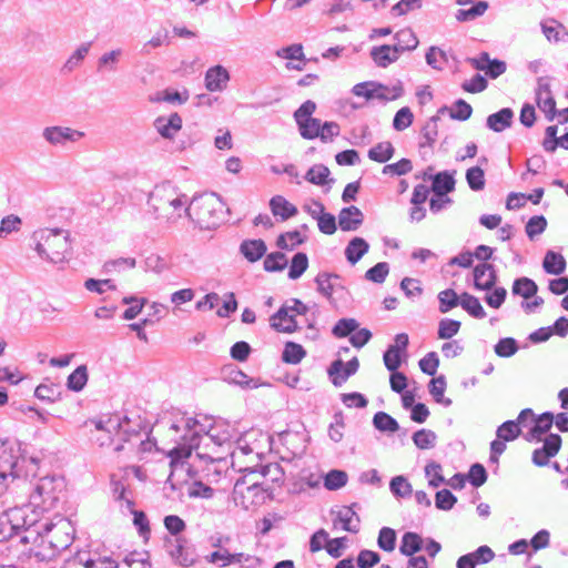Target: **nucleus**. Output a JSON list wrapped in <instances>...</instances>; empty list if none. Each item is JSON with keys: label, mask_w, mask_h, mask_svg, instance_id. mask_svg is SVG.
Returning <instances> with one entry per match:
<instances>
[{"label": "nucleus", "mask_w": 568, "mask_h": 568, "mask_svg": "<svg viewBox=\"0 0 568 568\" xmlns=\"http://www.w3.org/2000/svg\"><path fill=\"white\" fill-rule=\"evenodd\" d=\"M189 201L186 194L180 192L170 182H163L150 192L148 205L156 220L174 224L185 215Z\"/></svg>", "instance_id": "f257e3e1"}, {"label": "nucleus", "mask_w": 568, "mask_h": 568, "mask_svg": "<svg viewBox=\"0 0 568 568\" xmlns=\"http://www.w3.org/2000/svg\"><path fill=\"white\" fill-rule=\"evenodd\" d=\"M34 250L41 258L61 263L70 250L69 232L62 229H43L33 232Z\"/></svg>", "instance_id": "f03ea898"}, {"label": "nucleus", "mask_w": 568, "mask_h": 568, "mask_svg": "<svg viewBox=\"0 0 568 568\" xmlns=\"http://www.w3.org/2000/svg\"><path fill=\"white\" fill-rule=\"evenodd\" d=\"M224 204L215 193L194 196L189 201L185 216L203 229H214L222 221Z\"/></svg>", "instance_id": "7ed1b4c3"}, {"label": "nucleus", "mask_w": 568, "mask_h": 568, "mask_svg": "<svg viewBox=\"0 0 568 568\" xmlns=\"http://www.w3.org/2000/svg\"><path fill=\"white\" fill-rule=\"evenodd\" d=\"M24 462L26 455L20 442L0 439V496L13 479L22 477L20 463Z\"/></svg>", "instance_id": "20e7f679"}, {"label": "nucleus", "mask_w": 568, "mask_h": 568, "mask_svg": "<svg viewBox=\"0 0 568 568\" xmlns=\"http://www.w3.org/2000/svg\"><path fill=\"white\" fill-rule=\"evenodd\" d=\"M40 525L44 541L49 547L40 554L43 558H55L62 550L68 549L74 539V528L70 520L59 518L58 521H34Z\"/></svg>", "instance_id": "39448f33"}, {"label": "nucleus", "mask_w": 568, "mask_h": 568, "mask_svg": "<svg viewBox=\"0 0 568 568\" xmlns=\"http://www.w3.org/2000/svg\"><path fill=\"white\" fill-rule=\"evenodd\" d=\"M315 110V102L307 100L294 112V119L303 139L314 140L320 134L321 120L312 116Z\"/></svg>", "instance_id": "423d86ee"}, {"label": "nucleus", "mask_w": 568, "mask_h": 568, "mask_svg": "<svg viewBox=\"0 0 568 568\" xmlns=\"http://www.w3.org/2000/svg\"><path fill=\"white\" fill-rule=\"evenodd\" d=\"M30 498L36 506L43 510L53 508L59 500L55 477L44 476L40 478Z\"/></svg>", "instance_id": "0eeeda50"}, {"label": "nucleus", "mask_w": 568, "mask_h": 568, "mask_svg": "<svg viewBox=\"0 0 568 568\" xmlns=\"http://www.w3.org/2000/svg\"><path fill=\"white\" fill-rule=\"evenodd\" d=\"M417 45L418 38H410L409 42L406 45H376L372 48L371 57L377 67L386 68L393 62L397 61L402 52L413 50Z\"/></svg>", "instance_id": "6e6552de"}, {"label": "nucleus", "mask_w": 568, "mask_h": 568, "mask_svg": "<svg viewBox=\"0 0 568 568\" xmlns=\"http://www.w3.org/2000/svg\"><path fill=\"white\" fill-rule=\"evenodd\" d=\"M163 547L175 564L183 567L194 564L193 550L185 537H164Z\"/></svg>", "instance_id": "1a4fd4ad"}, {"label": "nucleus", "mask_w": 568, "mask_h": 568, "mask_svg": "<svg viewBox=\"0 0 568 568\" xmlns=\"http://www.w3.org/2000/svg\"><path fill=\"white\" fill-rule=\"evenodd\" d=\"M21 542L23 544H30L31 547L29 548V558L34 559L38 562L42 561H50L53 558H43L40 554L43 552L49 547V544L44 541V535L41 530L40 525H34L33 523L28 525L24 530L23 535L20 538Z\"/></svg>", "instance_id": "9d476101"}, {"label": "nucleus", "mask_w": 568, "mask_h": 568, "mask_svg": "<svg viewBox=\"0 0 568 568\" xmlns=\"http://www.w3.org/2000/svg\"><path fill=\"white\" fill-rule=\"evenodd\" d=\"M84 136V132L62 125L45 126L42 138L52 146H65L69 142L75 143Z\"/></svg>", "instance_id": "9b49d317"}, {"label": "nucleus", "mask_w": 568, "mask_h": 568, "mask_svg": "<svg viewBox=\"0 0 568 568\" xmlns=\"http://www.w3.org/2000/svg\"><path fill=\"white\" fill-rule=\"evenodd\" d=\"M561 444L562 439L558 434H549L544 439V445L532 452V464L537 467L548 466L550 458L555 457L559 453Z\"/></svg>", "instance_id": "f8f14e48"}, {"label": "nucleus", "mask_w": 568, "mask_h": 568, "mask_svg": "<svg viewBox=\"0 0 568 568\" xmlns=\"http://www.w3.org/2000/svg\"><path fill=\"white\" fill-rule=\"evenodd\" d=\"M467 62L470 63L474 69L485 72L490 79H497L507 70L505 61L490 59L487 52H481L478 57L468 58Z\"/></svg>", "instance_id": "ddd939ff"}, {"label": "nucleus", "mask_w": 568, "mask_h": 568, "mask_svg": "<svg viewBox=\"0 0 568 568\" xmlns=\"http://www.w3.org/2000/svg\"><path fill=\"white\" fill-rule=\"evenodd\" d=\"M536 101L538 108L545 113L547 120L552 121L557 114L556 101L551 95L550 84L546 78L538 79Z\"/></svg>", "instance_id": "4468645a"}, {"label": "nucleus", "mask_w": 568, "mask_h": 568, "mask_svg": "<svg viewBox=\"0 0 568 568\" xmlns=\"http://www.w3.org/2000/svg\"><path fill=\"white\" fill-rule=\"evenodd\" d=\"M474 286L480 291H490L497 283L495 266L489 263H479L474 267Z\"/></svg>", "instance_id": "2eb2a0df"}, {"label": "nucleus", "mask_w": 568, "mask_h": 568, "mask_svg": "<svg viewBox=\"0 0 568 568\" xmlns=\"http://www.w3.org/2000/svg\"><path fill=\"white\" fill-rule=\"evenodd\" d=\"M270 324L273 329L282 333H293L298 329L295 314H292L288 304H284L280 310L270 318Z\"/></svg>", "instance_id": "dca6fc26"}, {"label": "nucleus", "mask_w": 568, "mask_h": 568, "mask_svg": "<svg viewBox=\"0 0 568 568\" xmlns=\"http://www.w3.org/2000/svg\"><path fill=\"white\" fill-rule=\"evenodd\" d=\"M363 223L364 214L355 205L343 207L338 213V226L344 232L357 231Z\"/></svg>", "instance_id": "f3484780"}, {"label": "nucleus", "mask_w": 568, "mask_h": 568, "mask_svg": "<svg viewBox=\"0 0 568 568\" xmlns=\"http://www.w3.org/2000/svg\"><path fill=\"white\" fill-rule=\"evenodd\" d=\"M205 88L211 92H221L230 81L229 71L222 65H215L205 72Z\"/></svg>", "instance_id": "a211bd4d"}, {"label": "nucleus", "mask_w": 568, "mask_h": 568, "mask_svg": "<svg viewBox=\"0 0 568 568\" xmlns=\"http://www.w3.org/2000/svg\"><path fill=\"white\" fill-rule=\"evenodd\" d=\"M154 125L163 138L172 139L182 128V118L178 113H172L169 118L159 116Z\"/></svg>", "instance_id": "6ab92c4d"}, {"label": "nucleus", "mask_w": 568, "mask_h": 568, "mask_svg": "<svg viewBox=\"0 0 568 568\" xmlns=\"http://www.w3.org/2000/svg\"><path fill=\"white\" fill-rule=\"evenodd\" d=\"M514 111L510 108H504L496 113L488 115L486 125L494 132H503L513 124Z\"/></svg>", "instance_id": "aec40b11"}, {"label": "nucleus", "mask_w": 568, "mask_h": 568, "mask_svg": "<svg viewBox=\"0 0 568 568\" xmlns=\"http://www.w3.org/2000/svg\"><path fill=\"white\" fill-rule=\"evenodd\" d=\"M369 87L373 88V99H378L381 101L396 100L404 93L403 84L399 81L392 87L369 81Z\"/></svg>", "instance_id": "412c9836"}, {"label": "nucleus", "mask_w": 568, "mask_h": 568, "mask_svg": "<svg viewBox=\"0 0 568 568\" xmlns=\"http://www.w3.org/2000/svg\"><path fill=\"white\" fill-rule=\"evenodd\" d=\"M358 507L357 503H353L351 506L343 507L337 513V520L342 524V528L346 531L356 534L359 530V517L355 511Z\"/></svg>", "instance_id": "4be33fe9"}, {"label": "nucleus", "mask_w": 568, "mask_h": 568, "mask_svg": "<svg viewBox=\"0 0 568 568\" xmlns=\"http://www.w3.org/2000/svg\"><path fill=\"white\" fill-rule=\"evenodd\" d=\"M270 209L273 215L280 216L282 221L295 216L298 212L297 207L282 195H275L271 199Z\"/></svg>", "instance_id": "5701e85b"}, {"label": "nucleus", "mask_w": 568, "mask_h": 568, "mask_svg": "<svg viewBox=\"0 0 568 568\" xmlns=\"http://www.w3.org/2000/svg\"><path fill=\"white\" fill-rule=\"evenodd\" d=\"M455 190V179L448 171L439 172L433 176L432 191L435 196H445Z\"/></svg>", "instance_id": "b1692460"}, {"label": "nucleus", "mask_w": 568, "mask_h": 568, "mask_svg": "<svg viewBox=\"0 0 568 568\" xmlns=\"http://www.w3.org/2000/svg\"><path fill=\"white\" fill-rule=\"evenodd\" d=\"M266 244L263 240H245L240 245V252L250 262H256L266 253Z\"/></svg>", "instance_id": "393cba45"}, {"label": "nucleus", "mask_w": 568, "mask_h": 568, "mask_svg": "<svg viewBox=\"0 0 568 568\" xmlns=\"http://www.w3.org/2000/svg\"><path fill=\"white\" fill-rule=\"evenodd\" d=\"M369 250V244L363 237H353L345 247V257L355 265Z\"/></svg>", "instance_id": "a878e982"}, {"label": "nucleus", "mask_w": 568, "mask_h": 568, "mask_svg": "<svg viewBox=\"0 0 568 568\" xmlns=\"http://www.w3.org/2000/svg\"><path fill=\"white\" fill-rule=\"evenodd\" d=\"M542 267L548 274L560 275L566 270V260L560 253L548 251L544 257Z\"/></svg>", "instance_id": "bb28decb"}, {"label": "nucleus", "mask_w": 568, "mask_h": 568, "mask_svg": "<svg viewBox=\"0 0 568 568\" xmlns=\"http://www.w3.org/2000/svg\"><path fill=\"white\" fill-rule=\"evenodd\" d=\"M468 8L458 9L455 13V18L459 22L470 21L483 16L488 9L487 1H477L468 3Z\"/></svg>", "instance_id": "cd10ccee"}, {"label": "nucleus", "mask_w": 568, "mask_h": 568, "mask_svg": "<svg viewBox=\"0 0 568 568\" xmlns=\"http://www.w3.org/2000/svg\"><path fill=\"white\" fill-rule=\"evenodd\" d=\"M423 548V539L416 532H405L402 537L399 551L402 555L412 557Z\"/></svg>", "instance_id": "c85d7f7f"}, {"label": "nucleus", "mask_w": 568, "mask_h": 568, "mask_svg": "<svg viewBox=\"0 0 568 568\" xmlns=\"http://www.w3.org/2000/svg\"><path fill=\"white\" fill-rule=\"evenodd\" d=\"M447 383L446 377L444 375H439L434 377L428 385L429 394L433 396L436 403L443 404L445 407L452 405L450 398H445L444 393L446 389Z\"/></svg>", "instance_id": "c756f323"}, {"label": "nucleus", "mask_w": 568, "mask_h": 568, "mask_svg": "<svg viewBox=\"0 0 568 568\" xmlns=\"http://www.w3.org/2000/svg\"><path fill=\"white\" fill-rule=\"evenodd\" d=\"M460 306L473 317L475 318H484L486 317V312L481 306L479 300L465 292L460 295Z\"/></svg>", "instance_id": "7c9ffc66"}, {"label": "nucleus", "mask_w": 568, "mask_h": 568, "mask_svg": "<svg viewBox=\"0 0 568 568\" xmlns=\"http://www.w3.org/2000/svg\"><path fill=\"white\" fill-rule=\"evenodd\" d=\"M199 443L200 435L199 433L195 432L191 435L189 444H183L174 447L170 452L169 456L172 458V462H182L183 459L191 456L192 450L199 447Z\"/></svg>", "instance_id": "2f4dec72"}, {"label": "nucleus", "mask_w": 568, "mask_h": 568, "mask_svg": "<svg viewBox=\"0 0 568 568\" xmlns=\"http://www.w3.org/2000/svg\"><path fill=\"white\" fill-rule=\"evenodd\" d=\"M395 149L388 141L379 142L368 151V158L378 163H385L394 155Z\"/></svg>", "instance_id": "473e14b6"}, {"label": "nucleus", "mask_w": 568, "mask_h": 568, "mask_svg": "<svg viewBox=\"0 0 568 568\" xmlns=\"http://www.w3.org/2000/svg\"><path fill=\"white\" fill-rule=\"evenodd\" d=\"M339 276L333 273H320L315 277V283L317 285V291L327 298H332V295L336 288V285L333 283V280H338Z\"/></svg>", "instance_id": "72a5a7b5"}, {"label": "nucleus", "mask_w": 568, "mask_h": 568, "mask_svg": "<svg viewBox=\"0 0 568 568\" xmlns=\"http://www.w3.org/2000/svg\"><path fill=\"white\" fill-rule=\"evenodd\" d=\"M305 237L296 230L282 233L276 240V246L281 250L292 251L305 242Z\"/></svg>", "instance_id": "f704fd0d"}, {"label": "nucleus", "mask_w": 568, "mask_h": 568, "mask_svg": "<svg viewBox=\"0 0 568 568\" xmlns=\"http://www.w3.org/2000/svg\"><path fill=\"white\" fill-rule=\"evenodd\" d=\"M331 172L327 166L323 164L313 165L305 175V180L315 185H325L334 180H328Z\"/></svg>", "instance_id": "c9c22d12"}, {"label": "nucleus", "mask_w": 568, "mask_h": 568, "mask_svg": "<svg viewBox=\"0 0 568 568\" xmlns=\"http://www.w3.org/2000/svg\"><path fill=\"white\" fill-rule=\"evenodd\" d=\"M306 356V352L302 345L287 342L282 353V361L287 364H298Z\"/></svg>", "instance_id": "e433bc0d"}, {"label": "nucleus", "mask_w": 568, "mask_h": 568, "mask_svg": "<svg viewBox=\"0 0 568 568\" xmlns=\"http://www.w3.org/2000/svg\"><path fill=\"white\" fill-rule=\"evenodd\" d=\"M88 382V368L85 365L78 366L68 377L67 386L70 390L80 392Z\"/></svg>", "instance_id": "4c0bfd02"}, {"label": "nucleus", "mask_w": 568, "mask_h": 568, "mask_svg": "<svg viewBox=\"0 0 568 568\" xmlns=\"http://www.w3.org/2000/svg\"><path fill=\"white\" fill-rule=\"evenodd\" d=\"M537 291V284L528 277L517 278L513 284V293L515 295H520L526 300L535 296Z\"/></svg>", "instance_id": "58836bf2"}, {"label": "nucleus", "mask_w": 568, "mask_h": 568, "mask_svg": "<svg viewBox=\"0 0 568 568\" xmlns=\"http://www.w3.org/2000/svg\"><path fill=\"white\" fill-rule=\"evenodd\" d=\"M373 425L379 432L395 433L399 429L397 420L385 412H378L374 415Z\"/></svg>", "instance_id": "ea45409f"}, {"label": "nucleus", "mask_w": 568, "mask_h": 568, "mask_svg": "<svg viewBox=\"0 0 568 568\" xmlns=\"http://www.w3.org/2000/svg\"><path fill=\"white\" fill-rule=\"evenodd\" d=\"M412 439L417 448L430 449L436 445L437 435L430 429L422 428L413 434Z\"/></svg>", "instance_id": "a19ab883"}, {"label": "nucleus", "mask_w": 568, "mask_h": 568, "mask_svg": "<svg viewBox=\"0 0 568 568\" xmlns=\"http://www.w3.org/2000/svg\"><path fill=\"white\" fill-rule=\"evenodd\" d=\"M307 267H308L307 255L303 252L296 253L291 261V265H290V270H288V278H291V280L300 278L305 273Z\"/></svg>", "instance_id": "79ce46f5"}, {"label": "nucleus", "mask_w": 568, "mask_h": 568, "mask_svg": "<svg viewBox=\"0 0 568 568\" xmlns=\"http://www.w3.org/2000/svg\"><path fill=\"white\" fill-rule=\"evenodd\" d=\"M439 121V115H433L422 129L423 138L425 142L420 143L422 148L428 146L432 148L436 142L438 135V126L437 122Z\"/></svg>", "instance_id": "37998d69"}, {"label": "nucleus", "mask_w": 568, "mask_h": 568, "mask_svg": "<svg viewBox=\"0 0 568 568\" xmlns=\"http://www.w3.org/2000/svg\"><path fill=\"white\" fill-rule=\"evenodd\" d=\"M348 476L344 470H329L324 477V487L327 490H337L347 484Z\"/></svg>", "instance_id": "c03bdc74"}, {"label": "nucleus", "mask_w": 568, "mask_h": 568, "mask_svg": "<svg viewBox=\"0 0 568 568\" xmlns=\"http://www.w3.org/2000/svg\"><path fill=\"white\" fill-rule=\"evenodd\" d=\"M521 429L515 420H506L496 430V436L504 442H511L519 437Z\"/></svg>", "instance_id": "a18cd8bd"}, {"label": "nucleus", "mask_w": 568, "mask_h": 568, "mask_svg": "<svg viewBox=\"0 0 568 568\" xmlns=\"http://www.w3.org/2000/svg\"><path fill=\"white\" fill-rule=\"evenodd\" d=\"M466 181L471 191L478 192L485 187V172L480 166H473L466 171Z\"/></svg>", "instance_id": "49530a36"}, {"label": "nucleus", "mask_w": 568, "mask_h": 568, "mask_svg": "<svg viewBox=\"0 0 568 568\" xmlns=\"http://www.w3.org/2000/svg\"><path fill=\"white\" fill-rule=\"evenodd\" d=\"M439 312L447 313L452 308L460 305V298L453 288H447L438 294Z\"/></svg>", "instance_id": "de8ad7c7"}, {"label": "nucleus", "mask_w": 568, "mask_h": 568, "mask_svg": "<svg viewBox=\"0 0 568 568\" xmlns=\"http://www.w3.org/2000/svg\"><path fill=\"white\" fill-rule=\"evenodd\" d=\"M263 266L266 272H280L287 266V258L282 252H273L266 255Z\"/></svg>", "instance_id": "09e8293b"}, {"label": "nucleus", "mask_w": 568, "mask_h": 568, "mask_svg": "<svg viewBox=\"0 0 568 568\" xmlns=\"http://www.w3.org/2000/svg\"><path fill=\"white\" fill-rule=\"evenodd\" d=\"M389 489L396 497H409L413 493L412 485L404 476H395L389 483Z\"/></svg>", "instance_id": "8fccbe9b"}, {"label": "nucleus", "mask_w": 568, "mask_h": 568, "mask_svg": "<svg viewBox=\"0 0 568 568\" xmlns=\"http://www.w3.org/2000/svg\"><path fill=\"white\" fill-rule=\"evenodd\" d=\"M388 273H389L388 263L379 262L366 271L365 278L373 283L382 284L385 282Z\"/></svg>", "instance_id": "3c124183"}, {"label": "nucleus", "mask_w": 568, "mask_h": 568, "mask_svg": "<svg viewBox=\"0 0 568 568\" xmlns=\"http://www.w3.org/2000/svg\"><path fill=\"white\" fill-rule=\"evenodd\" d=\"M377 545L384 551H393L396 546V531L393 528L383 527L378 534Z\"/></svg>", "instance_id": "603ef678"}, {"label": "nucleus", "mask_w": 568, "mask_h": 568, "mask_svg": "<svg viewBox=\"0 0 568 568\" xmlns=\"http://www.w3.org/2000/svg\"><path fill=\"white\" fill-rule=\"evenodd\" d=\"M422 7L423 0H400L392 7L390 14L393 17H400L419 10Z\"/></svg>", "instance_id": "864d4df0"}, {"label": "nucleus", "mask_w": 568, "mask_h": 568, "mask_svg": "<svg viewBox=\"0 0 568 568\" xmlns=\"http://www.w3.org/2000/svg\"><path fill=\"white\" fill-rule=\"evenodd\" d=\"M358 328V322L355 318H341L334 325L332 333L335 337H346Z\"/></svg>", "instance_id": "5fc2aeb1"}, {"label": "nucleus", "mask_w": 568, "mask_h": 568, "mask_svg": "<svg viewBox=\"0 0 568 568\" xmlns=\"http://www.w3.org/2000/svg\"><path fill=\"white\" fill-rule=\"evenodd\" d=\"M460 322L450 318H443L438 324V338L449 339L458 333Z\"/></svg>", "instance_id": "6e6d98bb"}, {"label": "nucleus", "mask_w": 568, "mask_h": 568, "mask_svg": "<svg viewBox=\"0 0 568 568\" xmlns=\"http://www.w3.org/2000/svg\"><path fill=\"white\" fill-rule=\"evenodd\" d=\"M163 523L170 534L168 537H182L181 532L186 528L184 520L176 515L165 516Z\"/></svg>", "instance_id": "4d7b16f0"}, {"label": "nucleus", "mask_w": 568, "mask_h": 568, "mask_svg": "<svg viewBox=\"0 0 568 568\" xmlns=\"http://www.w3.org/2000/svg\"><path fill=\"white\" fill-rule=\"evenodd\" d=\"M447 61L446 52L437 47H430L426 53V62L434 69L442 70Z\"/></svg>", "instance_id": "13d9d810"}, {"label": "nucleus", "mask_w": 568, "mask_h": 568, "mask_svg": "<svg viewBox=\"0 0 568 568\" xmlns=\"http://www.w3.org/2000/svg\"><path fill=\"white\" fill-rule=\"evenodd\" d=\"M456 503V496L448 489L438 490L435 495V506L440 510H450Z\"/></svg>", "instance_id": "bf43d9fd"}, {"label": "nucleus", "mask_w": 568, "mask_h": 568, "mask_svg": "<svg viewBox=\"0 0 568 568\" xmlns=\"http://www.w3.org/2000/svg\"><path fill=\"white\" fill-rule=\"evenodd\" d=\"M466 479H468L474 487H480L487 480V471L481 464H473L469 468Z\"/></svg>", "instance_id": "052dcab7"}, {"label": "nucleus", "mask_w": 568, "mask_h": 568, "mask_svg": "<svg viewBox=\"0 0 568 568\" xmlns=\"http://www.w3.org/2000/svg\"><path fill=\"white\" fill-rule=\"evenodd\" d=\"M518 351L516 339L513 337H505L498 341L495 345V353L499 357H510Z\"/></svg>", "instance_id": "680f3d73"}, {"label": "nucleus", "mask_w": 568, "mask_h": 568, "mask_svg": "<svg viewBox=\"0 0 568 568\" xmlns=\"http://www.w3.org/2000/svg\"><path fill=\"white\" fill-rule=\"evenodd\" d=\"M413 119L414 115L410 109L404 106L396 112L393 120V126L397 131H403L412 124Z\"/></svg>", "instance_id": "e2e57ef3"}, {"label": "nucleus", "mask_w": 568, "mask_h": 568, "mask_svg": "<svg viewBox=\"0 0 568 568\" xmlns=\"http://www.w3.org/2000/svg\"><path fill=\"white\" fill-rule=\"evenodd\" d=\"M425 474L429 478L428 485L430 487L437 488L445 481V478L442 475V466L438 463H428L425 467Z\"/></svg>", "instance_id": "0e129e2a"}, {"label": "nucleus", "mask_w": 568, "mask_h": 568, "mask_svg": "<svg viewBox=\"0 0 568 568\" xmlns=\"http://www.w3.org/2000/svg\"><path fill=\"white\" fill-rule=\"evenodd\" d=\"M418 365L424 374L434 376L439 365V358L437 353L429 352L419 361Z\"/></svg>", "instance_id": "69168bd1"}, {"label": "nucleus", "mask_w": 568, "mask_h": 568, "mask_svg": "<svg viewBox=\"0 0 568 568\" xmlns=\"http://www.w3.org/2000/svg\"><path fill=\"white\" fill-rule=\"evenodd\" d=\"M547 226V220L542 215H535L529 219L526 224L527 236L532 240L536 235L541 234Z\"/></svg>", "instance_id": "338daca9"}, {"label": "nucleus", "mask_w": 568, "mask_h": 568, "mask_svg": "<svg viewBox=\"0 0 568 568\" xmlns=\"http://www.w3.org/2000/svg\"><path fill=\"white\" fill-rule=\"evenodd\" d=\"M381 561L378 552L363 549L357 556V566L359 568H372Z\"/></svg>", "instance_id": "774afa93"}]
</instances>
